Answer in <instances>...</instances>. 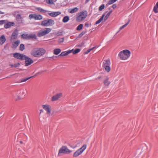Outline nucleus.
<instances>
[{
	"mask_svg": "<svg viewBox=\"0 0 158 158\" xmlns=\"http://www.w3.org/2000/svg\"><path fill=\"white\" fill-rule=\"evenodd\" d=\"M45 52V50L42 48H35L31 51L30 54L33 56L38 57L44 55Z\"/></svg>",
	"mask_w": 158,
	"mask_h": 158,
	"instance_id": "1",
	"label": "nucleus"
},
{
	"mask_svg": "<svg viewBox=\"0 0 158 158\" xmlns=\"http://www.w3.org/2000/svg\"><path fill=\"white\" fill-rule=\"evenodd\" d=\"M131 52L128 50H124L119 52L118 54L120 59L126 60L130 56Z\"/></svg>",
	"mask_w": 158,
	"mask_h": 158,
	"instance_id": "2",
	"label": "nucleus"
},
{
	"mask_svg": "<svg viewBox=\"0 0 158 158\" xmlns=\"http://www.w3.org/2000/svg\"><path fill=\"white\" fill-rule=\"evenodd\" d=\"M72 152V151L69 149L67 146H63L59 149L58 156H60L61 154H69Z\"/></svg>",
	"mask_w": 158,
	"mask_h": 158,
	"instance_id": "3",
	"label": "nucleus"
},
{
	"mask_svg": "<svg viewBox=\"0 0 158 158\" xmlns=\"http://www.w3.org/2000/svg\"><path fill=\"white\" fill-rule=\"evenodd\" d=\"M87 16V11L86 10H83L79 13V15L76 18V20L77 21H81L85 19Z\"/></svg>",
	"mask_w": 158,
	"mask_h": 158,
	"instance_id": "4",
	"label": "nucleus"
},
{
	"mask_svg": "<svg viewBox=\"0 0 158 158\" xmlns=\"http://www.w3.org/2000/svg\"><path fill=\"white\" fill-rule=\"evenodd\" d=\"M110 62L109 60H105L103 62L102 67L107 72H109L111 69Z\"/></svg>",
	"mask_w": 158,
	"mask_h": 158,
	"instance_id": "5",
	"label": "nucleus"
},
{
	"mask_svg": "<svg viewBox=\"0 0 158 158\" xmlns=\"http://www.w3.org/2000/svg\"><path fill=\"white\" fill-rule=\"evenodd\" d=\"M55 24L54 21L52 19H48L41 22V25L44 27L52 26Z\"/></svg>",
	"mask_w": 158,
	"mask_h": 158,
	"instance_id": "6",
	"label": "nucleus"
},
{
	"mask_svg": "<svg viewBox=\"0 0 158 158\" xmlns=\"http://www.w3.org/2000/svg\"><path fill=\"white\" fill-rule=\"evenodd\" d=\"M86 145L84 144L80 148L77 150L75 152L73 155V157H76L82 154L83 152L85 150L86 148Z\"/></svg>",
	"mask_w": 158,
	"mask_h": 158,
	"instance_id": "7",
	"label": "nucleus"
},
{
	"mask_svg": "<svg viewBox=\"0 0 158 158\" xmlns=\"http://www.w3.org/2000/svg\"><path fill=\"white\" fill-rule=\"evenodd\" d=\"M51 30V28H45L39 32L37 34V36L40 37L43 36L49 33Z\"/></svg>",
	"mask_w": 158,
	"mask_h": 158,
	"instance_id": "8",
	"label": "nucleus"
},
{
	"mask_svg": "<svg viewBox=\"0 0 158 158\" xmlns=\"http://www.w3.org/2000/svg\"><path fill=\"white\" fill-rule=\"evenodd\" d=\"M29 18L30 19L34 18L35 20H41L42 19L43 17L40 15L32 14L29 15Z\"/></svg>",
	"mask_w": 158,
	"mask_h": 158,
	"instance_id": "9",
	"label": "nucleus"
},
{
	"mask_svg": "<svg viewBox=\"0 0 158 158\" xmlns=\"http://www.w3.org/2000/svg\"><path fill=\"white\" fill-rule=\"evenodd\" d=\"M24 60H25V66H28L33 63V60L31 58L26 56L24 57Z\"/></svg>",
	"mask_w": 158,
	"mask_h": 158,
	"instance_id": "10",
	"label": "nucleus"
},
{
	"mask_svg": "<svg viewBox=\"0 0 158 158\" xmlns=\"http://www.w3.org/2000/svg\"><path fill=\"white\" fill-rule=\"evenodd\" d=\"M25 55L16 52L13 54V57L17 59L23 60Z\"/></svg>",
	"mask_w": 158,
	"mask_h": 158,
	"instance_id": "11",
	"label": "nucleus"
},
{
	"mask_svg": "<svg viewBox=\"0 0 158 158\" xmlns=\"http://www.w3.org/2000/svg\"><path fill=\"white\" fill-rule=\"evenodd\" d=\"M20 94L18 96V98H16V100L21 99L24 98L25 95V91L23 89L20 90Z\"/></svg>",
	"mask_w": 158,
	"mask_h": 158,
	"instance_id": "12",
	"label": "nucleus"
},
{
	"mask_svg": "<svg viewBox=\"0 0 158 158\" xmlns=\"http://www.w3.org/2000/svg\"><path fill=\"white\" fill-rule=\"evenodd\" d=\"M18 34V30L16 29H15L12 34L11 37V40H14L16 39L17 38Z\"/></svg>",
	"mask_w": 158,
	"mask_h": 158,
	"instance_id": "13",
	"label": "nucleus"
},
{
	"mask_svg": "<svg viewBox=\"0 0 158 158\" xmlns=\"http://www.w3.org/2000/svg\"><path fill=\"white\" fill-rule=\"evenodd\" d=\"M43 108L47 111L48 114H50L51 113V106L48 104L42 105Z\"/></svg>",
	"mask_w": 158,
	"mask_h": 158,
	"instance_id": "14",
	"label": "nucleus"
},
{
	"mask_svg": "<svg viewBox=\"0 0 158 158\" xmlns=\"http://www.w3.org/2000/svg\"><path fill=\"white\" fill-rule=\"evenodd\" d=\"M73 49L68 50L66 51L62 52L58 56H66L72 52Z\"/></svg>",
	"mask_w": 158,
	"mask_h": 158,
	"instance_id": "15",
	"label": "nucleus"
},
{
	"mask_svg": "<svg viewBox=\"0 0 158 158\" xmlns=\"http://www.w3.org/2000/svg\"><path fill=\"white\" fill-rule=\"evenodd\" d=\"M62 94L61 93L57 94L53 96L51 100L52 101H56L58 99L61 97Z\"/></svg>",
	"mask_w": 158,
	"mask_h": 158,
	"instance_id": "16",
	"label": "nucleus"
},
{
	"mask_svg": "<svg viewBox=\"0 0 158 158\" xmlns=\"http://www.w3.org/2000/svg\"><path fill=\"white\" fill-rule=\"evenodd\" d=\"M16 19L19 24H21L23 23V19L20 14H18L17 15Z\"/></svg>",
	"mask_w": 158,
	"mask_h": 158,
	"instance_id": "17",
	"label": "nucleus"
},
{
	"mask_svg": "<svg viewBox=\"0 0 158 158\" xmlns=\"http://www.w3.org/2000/svg\"><path fill=\"white\" fill-rule=\"evenodd\" d=\"M15 25V23L13 22H8L4 24V27L5 28H9L11 26H13Z\"/></svg>",
	"mask_w": 158,
	"mask_h": 158,
	"instance_id": "18",
	"label": "nucleus"
},
{
	"mask_svg": "<svg viewBox=\"0 0 158 158\" xmlns=\"http://www.w3.org/2000/svg\"><path fill=\"white\" fill-rule=\"evenodd\" d=\"M20 43V41L19 40H18L16 41L15 42L12 44V48H16L19 45Z\"/></svg>",
	"mask_w": 158,
	"mask_h": 158,
	"instance_id": "19",
	"label": "nucleus"
},
{
	"mask_svg": "<svg viewBox=\"0 0 158 158\" xmlns=\"http://www.w3.org/2000/svg\"><path fill=\"white\" fill-rule=\"evenodd\" d=\"M60 14L61 13L60 12L58 11L49 13V15L52 17H55L60 15Z\"/></svg>",
	"mask_w": 158,
	"mask_h": 158,
	"instance_id": "20",
	"label": "nucleus"
},
{
	"mask_svg": "<svg viewBox=\"0 0 158 158\" xmlns=\"http://www.w3.org/2000/svg\"><path fill=\"white\" fill-rule=\"evenodd\" d=\"M6 39L4 35H2L0 37V44L2 45L5 42Z\"/></svg>",
	"mask_w": 158,
	"mask_h": 158,
	"instance_id": "21",
	"label": "nucleus"
},
{
	"mask_svg": "<svg viewBox=\"0 0 158 158\" xmlns=\"http://www.w3.org/2000/svg\"><path fill=\"white\" fill-rule=\"evenodd\" d=\"M78 9L77 7H75L72 9H69L68 10V12L70 13L73 14L77 12L78 10Z\"/></svg>",
	"mask_w": 158,
	"mask_h": 158,
	"instance_id": "22",
	"label": "nucleus"
},
{
	"mask_svg": "<svg viewBox=\"0 0 158 158\" xmlns=\"http://www.w3.org/2000/svg\"><path fill=\"white\" fill-rule=\"evenodd\" d=\"M32 39H35L36 40L37 39V36L35 34H29V40Z\"/></svg>",
	"mask_w": 158,
	"mask_h": 158,
	"instance_id": "23",
	"label": "nucleus"
},
{
	"mask_svg": "<svg viewBox=\"0 0 158 158\" xmlns=\"http://www.w3.org/2000/svg\"><path fill=\"white\" fill-rule=\"evenodd\" d=\"M29 34H23L21 35V38L24 39L29 40Z\"/></svg>",
	"mask_w": 158,
	"mask_h": 158,
	"instance_id": "24",
	"label": "nucleus"
},
{
	"mask_svg": "<svg viewBox=\"0 0 158 158\" xmlns=\"http://www.w3.org/2000/svg\"><path fill=\"white\" fill-rule=\"evenodd\" d=\"M33 77V76H31V77H28L27 78H25L23 79H22L20 81H19L18 82H17L18 83H19L20 82H25L27 80H29V79H30Z\"/></svg>",
	"mask_w": 158,
	"mask_h": 158,
	"instance_id": "25",
	"label": "nucleus"
},
{
	"mask_svg": "<svg viewBox=\"0 0 158 158\" xmlns=\"http://www.w3.org/2000/svg\"><path fill=\"white\" fill-rule=\"evenodd\" d=\"M153 10L156 13H158V2L156 3V5L154 7Z\"/></svg>",
	"mask_w": 158,
	"mask_h": 158,
	"instance_id": "26",
	"label": "nucleus"
},
{
	"mask_svg": "<svg viewBox=\"0 0 158 158\" xmlns=\"http://www.w3.org/2000/svg\"><path fill=\"white\" fill-rule=\"evenodd\" d=\"M105 15V14H103L100 18L96 22L95 24H97L99 23L103 20Z\"/></svg>",
	"mask_w": 158,
	"mask_h": 158,
	"instance_id": "27",
	"label": "nucleus"
},
{
	"mask_svg": "<svg viewBox=\"0 0 158 158\" xmlns=\"http://www.w3.org/2000/svg\"><path fill=\"white\" fill-rule=\"evenodd\" d=\"M61 50L60 49L57 48L54 50L53 53L55 55H57L59 54L61 52Z\"/></svg>",
	"mask_w": 158,
	"mask_h": 158,
	"instance_id": "28",
	"label": "nucleus"
},
{
	"mask_svg": "<svg viewBox=\"0 0 158 158\" xmlns=\"http://www.w3.org/2000/svg\"><path fill=\"white\" fill-rule=\"evenodd\" d=\"M69 20V18L68 16H66L64 17L62 21L64 23H66Z\"/></svg>",
	"mask_w": 158,
	"mask_h": 158,
	"instance_id": "29",
	"label": "nucleus"
},
{
	"mask_svg": "<svg viewBox=\"0 0 158 158\" xmlns=\"http://www.w3.org/2000/svg\"><path fill=\"white\" fill-rule=\"evenodd\" d=\"M83 24H79L77 27L76 30L77 31L81 30L83 28Z\"/></svg>",
	"mask_w": 158,
	"mask_h": 158,
	"instance_id": "30",
	"label": "nucleus"
},
{
	"mask_svg": "<svg viewBox=\"0 0 158 158\" xmlns=\"http://www.w3.org/2000/svg\"><path fill=\"white\" fill-rule=\"evenodd\" d=\"M36 9L40 12H42L43 13H45L48 11L46 10L40 8H37Z\"/></svg>",
	"mask_w": 158,
	"mask_h": 158,
	"instance_id": "31",
	"label": "nucleus"
},
{
	"mask_svg": "<svg viewBox=\"0 0 158 158\" xmlns=\"http://www.w3.org/2000/svg\"><path fill=\"white\" fill-rule=\"evenodd\" d=\"M104 85L106 86H108L110 84V82L108 81V79L107 78L104 81Z\"/></svg>",
	"mask_w": 158,
	"mask_h": 158,
	"instance_id": "32",
	"label": "nucleus"
},
{
	"mask_svg": "<svg viewBox=\"0 0 158 158\" xmlns=\"http://www.w3.org/2000/svg\"><path fill=\"white\" fill-rule=\"evenodd\" d=\"M80 51V49L79 48H77L75 50H74L72 52L73 54H76L79 52Z\"/></svg>",
	"mask_w": 158,
	"mask_h": 158,
	"instance_id": "33",
	"label": "nucleus"
},
{
	"mask_svg": "<svg viewBox=\"0 0 158 158\" xmlns=\"http://www.w3.org/2000/svg\"><path fill=\"white\" fill-rule=\"evenodd\" d=\"M25 48L24 45L23 44H20L19 47V50L20 51H23Z\"/></svg>",
	"mask_w": 158,
	"mask_h": 158,
	"instance_id": "34",
	"label": "nucleus"
},
{
	"mask_svg": "<svg viewBox=\"0 0 158 158\" xmlns=\"http://www.w3.org/2000/svg\"><path fill=\"white\" fill-rule=\"evenodd\" d=\"M86 33V31H82L80 34L78 36L79 38H81L84 35H85Z\"/></svg>",
	"mask_w": 158,
	"mask_h": 158,
	"instance_id": "35",
	"label": "nucleus"
},
{
	"mask_svg": "<svg viewBox=\"0 0 158 158\" xmlns=\"http://www.w3.org/2000/svg\"><path fill=\"white\" fill-rule=\"evenodd\" d=\"M105 8V5L104 4L101 5L99 8V10L102 11Z\"/></svg>",
	"mask_w": 158,
	"mask_h": 158,
	"instance_id": "36",
	"label": "nucleus"
},
{
	"mask_svg": "<svg viewBox=\"0 0 158 158\" xmlns=\"http://www.w3.org/2000/svg\"><path fill=\"white\" fill-rule=\"evenodd\" d=\"M64 38L63 37L60 39L58 40V42L59 43H60V44L64 42Z\"/></svg>",
	"mask_w": 158,
	"mask_h": 158,
	"instance_id": "37",
	"label": "nucleus"
},
{
	"mask_svg": "<svg viewBox=\"0 0 158 158\" xmlns=\"http://www.w3.org/2000/svg\"><path fill=\"white\" fill-rule=\"evenodd\" d=\"M62 34V31H58L56 33L55 35L57 36L61 35Z\"/></svg>",
	"mask_w": 158,
	"mask_h": 158,
	"instance_id": "38",
	"label": "nucleus"
},
{
	"mask_svg": "<svg viewBox=\"0 0 158 158\" xmlns=\"http://www.w3.org/2000/svg\"><path fill=\"white\" fill-rule=\"evenodd\" d=\"M46 2L48 4H52L54 3L52 0H46Z\"/></svg>",
	"mask_w": 158,
	"mask_h": 158,
	"instance_id": "39",
	"label": "nucleus"
},
{
	"mask_svg": "<svg viewBox=\"0 0 158 158\" xmlns=\"http://www.w3.org/2000/svg\"><path fill=\"white\" fill-rule=\"evenodd\" d=\"M110 15L109 14L107 13L106 15L105 16L104 18V22H105L106 20L109 17V16Z\"/></svg>",
	"mask_w": 158,
	"mask_h": 158,
	"instance_id": "40",
	"label": "nucleus"
},
{
	"mask_svg": "<svg viewBox=\"0 0 158 158\" xmlns=\"http://www.w3.org/2000/svg\"><path fill=\"white\" fill-rule=\"evenodd\" d=\"M91 24L90 23H85V26L86 27H88L90 26Z\"/></svg>",
	"mask_w": 158,
	"mask_h": 158,
	"instance_id": "41",
	"label": "nucleus"
},
{
	"mask_svg": "<svg viewBox=\"0 0 158 158\" xmlns=\"http://www.w3.org/2000/svg\"><path fill=\"white\" fill-rule=\"evenodd\" d=\"M130 19H129L128 20L127 22L124 25H123L122 26L123 27V28H124V27H126L128 25V24L130 22Z\"/></svg>",
	"mask_w": 158,
	"mask_h": 158,
	"instance_id": "42",
	"label": "nucleus"
},
{
	"mask_svg": "<svg viewBox=\"0 0 158 158\" xmlns=\"http://www.w3.org/2000/svg\"><path fill=\"white\" fill-rule=\"evenodd\" d=\"M20 64L19 63H18L14 64V66L15 68H17L19 66Z\"/></svg>",
	"mask_w": 158,
	"mask_h": 158,
	"instance_id": "43",
	"label": "nucleus"
},
{
	"mask_svg": "<svg viewBox=\"0 0 158 158\" xmlns=\"http://www.w3.org/2000/svg\"><path fill=\"white\" fill-rule=\"evenodd\" d=\"M114 2H115L113 0H110L108 2V4H110V5L111 4Z\"/></svg>",
	"mask_w": 158,
	"mask_h": 158,
	"instance_id": "44",
	"label": "nucleus"
},
{
	"mask_svg": "<svg viewBox=\"0 0 158 158\" xmlns=\"http://www.w3.org/2000/svg\"><path fill=\"white\" fill-rule=\"evenodd\" d=\"M5 20H2L0 21V25H2L5 23Z\"/></svg>",
	"mask_w": 158,
	"mask_h": 158,
	"instance_id": "45",
	"label": "nucleus"
},
{
	"mask_svg": "<svg viewBox=\"0 0 158 158\" xmlns=\"http://www.w3.org/2000/svg\"><path fill=\"white\" fill-rule=\"evenodd\" d=\"M47 71L46 70H43V71H40V72H38V73H36V75H37V74H41L42 73H43V72H45Z\"/></svg>",
	"mask_w": 158,
	"mask_h": 158,
	"instance_id": "46",
	"label": "nucleus"
},
{
	"mask_svg": "<svg viewBox=\"0 0 158 158\" xmlns=\"http://www.w3.org/2000/svg\"><path fill=\"white\" fill-rule=\"evenodd\" d=\"M91 51V49H89L87 51L85 52V54H87L89 52Z\"/></svg>",
	"mask_w": 158,
	"mask_h": 158,
	"instance_id": "47",
	"label": "nucleus"
},
{
	"mask_svg": "<svg viewBox=\"0 0 158 158\" xmlns=\"http://www.w3.org/2000/svg\"><path fill=\"white\" fill-rule=\"evenodd\" d=\"M111 7L113 8L114 9L116 7V4H113Z\"/></svg>",
	"mask_w": 158,
	"mask_h": 158,
	"instance_id": "48",
	"label": "nucleus"
},
{
	"mask_svg": "<svg viewBox=\"0 0 158 158\" xmlns=\"http://www.w3.org/2000/svg\"><path fill=\"white\" fill-rule=\"evenodd\" d=\"M123 27L122 26H121L120 27L119 29V31L120 30H121L122 29H123Z\"/></svg>",
	"mask_w": 158,
	"mask_h": 158,
	"instance_id": "49",
	"label": "nucleus"
},
{
	"mask_svg": "<svg viewBox=\"0 0 158 158\" xmlns=\"http://www.w3.org/2000/svg\"><path fill=\"white\" fill-rule=\"evenodd\" d=\"M9 66H10L11 68L14 67V64H10Z\"/></svg>",
	"mask_w": 158,
	"mask_h": 158,
	"instance_id": "50",
	"label": "nucleus"
},
{
	"mask_svg": "<svg viewBox=\"0 0 158 158\" xmlns=\"http://www.w3.org/2000/svg\"><path fill=\"white\" fill-rule=\"evenodd\" d=\"M43 112V109L40 110V114L41 113Z\"/></svg>",
	"mask_w": 158,
	"mask_h": 158,
	"instance_id": "51",
	"label": "nucleus"
},
{
	"mask_svg": "<svg viewBox=\"0 0 158 158\" xmlns=\"http://www.w3.org/2000/svg\"><path fill=\"white\" fill-rule=\"evenodd\" d=\"M112 11H113L112 10H110V11L109 12H108V13L110 15V14L112 13Z\"/></svg>",
	"mask_w": 158,
	"mask_h": 158,
	"instance_id": "52",
	"label": "nucleus"
},
{
	"mask_svg": "<svg viewBox=\"0 0 158 158\" xmlns=\"http://www.w3.org/2000/svg\"><path fill=\"white\" fill-rule=\"evenodd\" d=\"M110 4H108V3H107L106 5V7H107L109 5H110Z\"/></svg>",
	"mask_w": 158,
	"mask_h": 158,
	"instance_id": "53",
	"label": "nucleus"
},
{
	"mask_svg": "<svg viewBox=\"0 0 158 158\" xmlns=\"http://www.w3.org/2000/svg\"><path fill=\"white\" fill-rule=\"evenodd\" d=\"M57 56H56L55 57L54 56H52V57H49V58L50 59H52L53 58H54L55 57H56Z\"/></svg>",
	"mask_w": 158,
	"mask_h": 158,
	"instance_id": "54",
	"label": "nucleus"
},
{
	"mask_svg": "<svg viewBox=\"0 0 158 158\" xmlns=\"http://www.w3.org/2000/svg\"><path fill=\"white\" fill-rule=\"evenodd\" d=\"M5 13L3 12H2L1 11H0V14H4Z\"/></svg>",
	"mask_w": 158,
	"mask_h": 158,
	"instance_id": "55",
	"label": "nucleus"
},
{
	"mask_svg": "<svg viewBox=\"0 0 158 158\" xmlns=\"http://www.w3.org/2000/svg\"><path fill=\"white\" fill-rule=\"evenodd\" d=\"M95 47H93L92 48H90V49H91V51L92 50H93L95 48Z\"/></svg>",
	"mask_w": 158,
	"mask_h": 158,
	"instance_id": "56",
	"label": "nucleus"
},
{
	"mask_svg": "<svg viewBox=\"0 0 158 158\" xmlns=\"http://www.w3.org/2000/svg\"><path fill=\"white\" fill-rule=\"evenodd\" d=\"M108 10H111V7H109V8H108Z\"/></svg>",
	"mask_w": 158,
	"mask_h": 158,
	"instance_id": "57",
	"label": "nucleus"
},
{
	"mask_svg": "<svg viewBox=\"0 0 158 158\" xmlns=\"http://www.w3.org/2000/svg\"><path fill=\"white\" fill-rule=\"evenodd\" d=\"M89 0H86L85 1L86 2V3H87V2H89Z\"/></svg>",
	"mask_w": 158,
	"mask_h": 158,
	"instance_id": "58",
	"label": "nucleus"
},
{
	"mask_svg": "<svg viewBox=\"0 0 158 158\" xmlns=\"http://www.w3.org/2000/svg\"><path fill=\"white\" fill-rule=\"evenodd\" d=\"M20 143H21V144H22L23 143V142L22 141H20Z\"/></svg>",
	"mask_w": 158,
	"mask_h": 158,
	"instance_id": "59",
	"label": "nucleus"
},
{
	"mask_svg": "<svg viewBox=\"0 0 158 158\" xmlns=\"http://www.w3.org/2000/svg\"><path fill=\"white\" fill-rule=\"evenodd\" d=\"M100 78H101V77H98V79H100Z\"/></svg>",
	"mask_w": 158,
	"mask_h": 158,
	"instance_id": "60",
	"label": "nucleus"
},
{
	"mask_svg": "<svg viewBox=\"0 0 158 158\" xmlns=\"http://www.w3.org/2000/svg\"><path fill=\"white\" fill-rule=\"evenodd\" d=\"M114 2H116L117 0H113Z\"/></svg>",
	"mask_w": 158,
	"mask_h": 158,
	"instance_id": "61",
	"label": "nucleus"
},
{
	"mask_svg": "<svg viewBox=\"0 0 158 158\" xmlns=\"http://www.w3.org/2000/svg\"><path fill=\"white\" fill-rule=\"evenodd\" d=\"M78 46L79 47H81V45H78Z\"/></svg>",
	"mask_w": 158,
	"mask_h": 158,
	"instance_id": "62",
	"label": "nucleus"
}]
</instances>
